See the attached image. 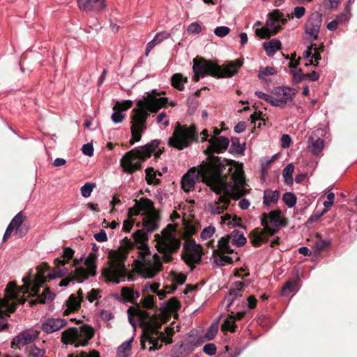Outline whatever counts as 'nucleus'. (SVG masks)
Here are the masks:
<instances>
[{
    "label": "nucleus",
    "mask_w": 357,
    "mask_h": 357,
    "mask_svg": "<svg viewBox=\"0 0 357 357\" xmlns=\"http://www.w3.org/2000/svg\"><path fill=\"white\" fill-rule=\"evenodd\" d=\"M211 162L201 170L202 181L217 195L218 204L228 208L229 197L235 200L249 193L245 188V180L241 165L233 160L211 156Z\"/></svg>",
    "instance_id": "nucleus-1"
},
{
    "label": "nucleus",
    "mask_w": 357,
    "mask_h": 357,
    "mask_svg": "<svg viewBox=\"0 0 357 357\" xmlns=\"http://www.w3.org/2000/svg\"><path fill=\"white\" fill-rule=\"evenodd\" d=\"M165 93V91L158 92L154 89L151 93H147L143 99L137 102V107L132 109V114L130 116L131 139L129 142L131 145L141 140L142 133L146 129V123L149 116L148 112L156 113L168 104L167 98L160 97Z\"/></svg>",
    "instance_id": "nucleus-2"
},
{
    "label": "nucleus",
    "mask_w": 357,
    "mask_h": 357,
    "mask_svg": "<svg viewBox=\"0 0 357 357\" xmlns=\"http://www.w3.org/2000/svg\"><path fill=\"white\" fill-rule=\"evenodd\" d=\"M242 65V61L236 60L220 66L213 61L197 56L193 59L194 75L192 79L193 82H197L200 77H204L206 75L216 78L231 77L238 73Z\"/></svg>",
    "instance_id": "nucleus-3"
},
{
    "label": "nucleus",
    "mask_w": 357,
    "mask_h": 357,
    "mask_svg": "<svg viewBox=\"0 0 357 357\" xmlns=\"http://www.w3.org/2000/svg\"><path fill=\"white\" fill-rule=\"evenodd\" d=\"M160 144V140L154 139L144 146L136 147L128 152L120 160V165L123 172L132 174L134 172L141 170L142 163L151 158L155 152L154 157L157 160L163 153V149H156Z\"/></svg>",
    "instance_id": "nucleus-4"
},
{
    "label": "nucleus",
    "mask_w": 357,
    "mask_h": 357,
    "mask_svg": "<svg viewBox=\"0 0 357 357\" xmlns=\"http://www.w3.org/2000/svg\"><path fill=\"white\" fill-rule=\"evenodd\" d=\"M176 231V225L168 224L162 231V237L158 234L155 235L158 241L155 247L158 252L162 255L164 263L171 262L173 260L172 255L177 253L181 248V241L174 235Z\"/></svg>",
    "instance_id": "nucleus-5"
},
{
    "label": "nucleus",
    "mask_w": 357,
    "mask_h": 357,
    "mask_svg": "<svg viewBox=\"0 0 357 357\" xmlns=\"http://www.w3.org/2000/svg\"><path fill=\"white\" fill-rule=\"evenodd\" d=\"M94 335L95 331L92 326L83 324L79 327H71L63 331L61 341L64 344H74L75 347H85Z\"/></svg>",
    "instance_id": "nucleus-6"
},
{
    "label": "nucleus",
    "mask_w": 357,
    "mask_h": 357,
    "mask_svg": "<svg viewBox=\"0 0 357 357\" xmlns=\"http://www.w3.org/2000/svg\"><path fill=\"white\" fill-rule=\"evenodd\" d=\"M109 255L112 258L110 267L104 270L103 275L107 278V280L119 284L120 278L127 276V268L124 262L128 258V252L119 249L111 252Z\"/></svg>",
    "instance_id": "nucleus-7"
},
{
    "label": "nucleus",
    "mask_w": 357,
    "mask_h": 357,
    "mask_svg": "<svg viewBox=\"0 0 357 357\" xmlns=\"http://www.w3.org/2000/svg\"><path fill=\"white\" fill-rule=\"evenodd\" d=\"M197 139L195 125L192 124L188 127L177 122L173 135L168 140V145L178 150H183L188 147L193 141L197 142Z\"/></svg>",
    "instance_id": "nucleus-8"
},
{
    "label": "nucleus",
    "mask_w": 357,
    "mask_h": 357,
    "mask_svg": "<svg viewBox=\"0 0 357 357\" xmlns=\"http://www.w3.org/2000/svg\"><path fill=\"white\" fill-rule=\"evenodd\" d=\"M287 19L284 17V14L278 9L273 10L268 14V20L266 22V27L257 29L255 30L256 35L261 38H269L271 36L277 34L282 27L278 24H285Z\"/></svg>",
    "instance_id": "nucleus-9"
},
{
    "label": "nucleus",
    "mask_w": 357,
    "mask_h": 357,
    "mask_svg": "<svg viewBox=\"0 0 357 357\" xmlns=\"http://www.w3.org/2000/svg\"><path fill=\"white\" fill-rule=\"evenodd\" d=\"M16 282H10L5 289V296L0 298V332L6 330L8 328V317H10L6 311L3 310L5 306L8 305V298L14 299L17 297L16 292Z\"/></svg>",
    "instance_id": "nucleus-10"
},
{
    "label": "nucleus",
    "mask_w": 357,
    "mask_h": 357,
    "mask_svg": "<svg viewBox=\"0 0 357 357\" xmlns=\"http://www.w3.org/2000/svg\"><path fill=\"white\" fill-rule=\"evenodd\" d=\"M208 142L209 145L205 151V153L208 155V162L205 165H209L211 163V156H215V153H221L225 152L229 144V139L224 136L211 137Z\"/></svg>",
    "instance_id": "nucleus-11"
},
{
    "label": "nucleus",
    "mask_w": 357,
    "mask_h": 357,
    "mask_svg": "<svg viewBox=\"0 0 357 357\" xmlns=\"http://www.w3.org/2000/svg\"><path fill=\"white\" fill-rule=\"evenodd\" d=\"M272 93L275 96L273 97V106L280 107H284L295 96L293 89L289 87H278L274 89Z\"/></svg>",
    "instance_id": "nucleus-12"
},
{
    "label": "nucleus",
    "mask_w": 357,
    "mask_h": 357,
    "mask_svg": "<svg viewBox=\"0 0 357 357\" xmlns=\"http://www.w3.org/2000/svg\"><path fill=\"white\" fill-rule=\"evenodd\" d=\"M322 22V15L319 12L312 13L305 24V31L317 40Z\"/></svg>",
    "instance_id": "nucleus-13"
},
{
    "label": "nucleus",
    "mask_w": 357,
    "mask_h": 357,
    "mask_svg": "<svg viewBox=\"0 0 357 357\" xmlns=\"http://www.w3.org/2000/svg\"><path fill=\"white\" fill-rule=\"evenodd\" d=\"M132 236L137 248L140 250L139 257L144 260L145 257L150 255V250L146 243L149 239L147 232L143 229H138L133 234Z\"/></svg>",
    "instance_id": "nucleus-14"
},
{
    "label": "nucleus",
    "mask_w": 357,
    "mask_h": 357,
    "mask_svg": "<svg viewBox=\"0 0 357 357\" xmlns=\"http://www.w3.org/2000/svg\"><path fill=\"white\" fill-rule=\"evenodd\" d=\"M205 165V164L202 165L199 171H197L195 167H192L183 176L181 179V188L185 192H188L194 189L195 184V177H197L199 175L202 176L200 172Z\"/></svg>",
    "instance_id": "nucleus-15"
},
{
    "label": "nucleus",
    "mask_w": 357,
    "mask_h": 357,
    "mask_svg": "<svg viewBox=\"0 0 357 357\" xmlns=\"http://www.w3.org/2000/svg\"><path fill=\"white\" fill-rule=\"evenodd\" d=\"M39 333L38 331H24L16 336L11 342L12 347L20 349L26 344L31 343L38 338Z\"/></svg>",
    "instance_id": "nucleus-16"
},
{
    "label": "nucleus",
    "mask_w": 357,
    "mask_h": 357,
    "mask_svg": "<svg viewBox=\"0 0 357 357\" xmlns=\"http://www.w3.org/2000/svg\"><path fill=\"white\" fill-rule=\"evenodd\" d=\"M77 6L85 12H99L106 8L105 0H77Z\"/></svg>",
    "instance_id": "nucleus-17"
},
{
    "label": "nucleus",
    "mask_w": 357,
    "mask_h": 357,
    "mask_svg": "<svg viewBox=\"0 0 357 357\" xmlns=\"http://www.w3.org/2000/svg\"><path fill=\"white\" fill-rule=\"evenodd\" d=\"M202 255V247L199 245L193 251L182 253L181 257L182 260L191 268V270H193L195 268V264H199L201 262Z\"/></svg>",
    "instance_id": "nucleus-18"
},
{
    "label": "nucleus",
    "mask_w": 357,
    "mask_h": 357,
    "mask_svg": "<svg viewBox=\"0 0 357 357\" xmlns=\"http://www.w3.org/2000/svg\"><path fill=\"white\" fill-rule=\"evenodd\" d=\"M67 324L64 319L50 318L45 320L41 326L42 330L47 333H52L60 330Z\"/></svg>",
    "instance_id": "nucleus-19"
},
{
    "label": "nucleus",
    "mask_w": 357,
    "mask_h": 357,
    "mask_svg": "<svg viewBox=\"0 0 357 357\" xmlns=\"http://www.w3.org/2000/svg\"><path fill=\"white\" fill-rule=\"evenodd\" d=\"M248 236L252 245L256 248L268 241V236L264 235L262 229L259 227L252 230Z\"/></svg>",
    "instance_id": "nucleus-20"
},
{
    "label": "nucleus",
    "mask_w": 357,
    "mask_h": 357,
    "mask_svg": "<svg viewBox=\"0 0 357 357\" xmlns=\"http://www.w3.org/2000/svg\"><path fill=\"white\" fill-rule=\"evenodd\" d=\"M130 311H134L135 316L139 318L140 327L147 324L148 322L152 321V318L153 317H151L149 312L142 310L139 304L131 306Z\"/></svg>",
    "instance_id": "nucleus-21"
},
{
    "label": "nucleus",
    "mask_w": 357,
    "mask_h": 357,
    "mask_svg": "<svg viewBox=\"0 0 357 357\" xmlns=\"http://www.w3.org/2000/svg\"><path fill=\"white\" fill-rule=\"evenodd\" d=\"M54 297L55 294L49 288H46L36 299L31 300L29 302V305L31 307L38 303H45L46 302L52 301Z\"/></svg>",
    "instance_id": "nucleus-22"
},
{
    "label": "nucleus",
    "mask_w": 357,
    "mask_h": 357,
    "mask_svg": "<svg viewBox=\"0 0 357 357\" xmlns=\"http://www.w3.org/2000/svg\"><path fill=\"white\" fill-rule=\"evenodd\" d=\"M229 243H231L229 237H222L218 241V249L214 250L213 255L215 256V254H232L234 250L230 248Z\"/></svg>",
    "instance_id": "nucleus-23"
},
{
    "label": "nucleus",
    "mask_w": 357,
    "mask_h": 357,
    "mask_svg": "<svg viewBox=\"0 0 357 357\" xmlns=\"http://www.w3.org/2000/svg\"><path fill=\"white\" fill-rule=\"evenodd\" d=\"M324 147L323 139L317 137H310L309 139V151L314 155H319Z\"/></svg>",
    "instance_id": "nucleus-24"
},
{
    "label": "nucleus",
    "mask_w": 357,
    "mask_h": 357,
    "mask_svg": "<svg viewBox=\"0 0 357 357\" xmlns=\"http://www.w3.org/2000/svg\"><path fill=\"white\" fill-rule=\"evenodd\" d=\"M281 211L280 210H274L269 212L267 215V220H269L270 222L273 223L275 227L287 226L288 221L286 218H281Z\"/></svg>",
    "instance_id": "nucleus-25"
},
{
    "label": "nucleus",
    "mask_w": 357,
    "mask_h": 357,
    "mask_svg": "<svg viewBox=\"0 0 357 357\" xmlns=\"http://www.w3.org/2000/svg\"><path fill=\"white\" fill-rule=\"evenodd\" d=\"M281 42L277 39H272L268 42H265L263 44V47L268 56H271L275 54L276 51L281 49Z\"/></svg>",
    "instance_id": "nucleus-26"
},
{
    "label": "nucleus",
    "mask_w": 357,
    "mask_h": 357,
    "mask_svg": "<svg viewBox=\"0 0 357 357\" xmlns=\"http://www.w3.org/2000/svg\"><path fill=\"white\" fill-rule=\"evenodd\" d=\"M299 282L300 279L298 277L286 282L281 289V294L282 296H287L290 293L297 291Z\"/></svg>",
    "instance_id": "nucleus-27"
},
{
    "label": "nucleus",
    "mask_w": 357,
    "mask_h": 357,
    "mask_svg": "<svg viewBox=\"0 0 357 357\" xmlns=\"http://www.w3.org/2000/svg\"><path fill=\"white\" fill-rule=\"evenodd\" d=\"M74 254L75 251L72 248L65 247L61 256L63 259L56 258L54 260V264H61L63 266H66V264H68L70 260L73 258Z\"/></svg>",
    "instance_id": "nucleus-28"
},
{
    "label": "nucleus",
    "mask_w": 357,
    "mask_h": 357,
    "mask_svg": "<svg viewBox=\"0 0 357 357\" xmlns=\"http://www.w3.org/2000/svg\"><path fill=\"white\" fill-rule=\"evenodd\" d=\"M73 280H76L77 282H82L87 280L90 273L89 271L84 267H77L74 271L70 273Z\"/></svg>",
    "instance_id": "nucleus-29"
},
{
    "label": "nucleus",
    "mask_w": 357,
    "mask_h": 357,
    "mask_svg": "<svg viewBox=\"0 0 357 357\" xmlns=\"http://www.w3.org/2000/svg\"><path fill=\"white\" fill-rule=\"evenodd\" d=\"M161 270L162 268L153 265L151 261L149 260L146 265L143 264L142 275L146 278H153Z\"/></svg>",
    "instance_id": "nucleus-30"
},
{
    "label": "nucleus",
    "mask_w": 357,
    "mask_h": 357,
    "mask_svg": "<svg viewBox=\"0 0 357 357\" xmlns=\"http://www.w3.org/2000/svg\"><path fill=\"white\" fill-rule=\"evenodd\" d=\"M188 82V77H184L181 73H175L171 78V83L172 86L178 91L184 89V83Z\"/></svg>",
    "instance_id": "nucleus-31"
},
{
    "label": "nucleus",
    "mask_w": 357,
    "mask_h": 357,
    "mask_svg": "<svg viewBox=\"0 0 357 357\" xmlns=\"http://www.w3.org/2000/svg\"><path fill=\"white\" fill-rule=\"evenodd\" d=\"M97 255L96 253L91 252L87 258L85 260V265L87 267V270L89 271L90 275L91 276H95L96 275V260H97Z\"/></svg>",
    "instance_id": "nucleus-32"
},
{
    "label": "nucleus",
    "mask_w": 357,
    "mask_h": 357,
    "mask_svg": "<svg viewBox=\"0 0 357 357\" xmlns=\"http://www.w3.org/2000/svg\"><path fill=\"white\" fill-rule=\"evenodd\" d=\"M237 326L235 324V318L234 312H231V314L228 315L227 319L224 321L221 326V330L222 331H230L234 333L236 331Z\"/></svg>",
    "instance_id": "nucleus-33"
},
{
    "label": "nucleus",
    "mask_w": 357,
    "mask_h": 357,
    "mask_svg": "<svg viewBox=\"0 0 357 357\" xmlns=\"http://www.w3.org/2000/svg\"><path fill=\"white\" fill-rule=\"evenodd\" d=\"M261 224L264 227V229H261L264 231V235L268 236V238H269V236H273L279 230V227H271L268 225L267 215L266 213H263L261 215Z\"/></svg>",
    "instance_id": "nucleus-34"
},
{
    "label": "nucleus",
    "mask_w": 357,
    "mask_h": 357,
    "mask_svg": "<svg viewBox=\"0 0 357 357\" xmlns=\"http://www.w3.org/2000/svg\"><path fill=\"white\" fill-rule=\"evenodd\" d=\"M54 266H55L52 268V272L48 274L49 280L56 278H63L68 272V269L65 266H63L61 264H54Z\"/></svg>",
    "instance_id": "nucleus-35"
},
{
    "label": "nucleus",
    "mask_w": 357,
    "mask_h": 357,
    "mask_svg": "<svg viewBox=\"0 0 357 357\" xmlns=\"http://www.w3.org/2000/svg\"><path fill=\"white\" fill-rule=\"evenodd\" d=\"M142 328V335L145 337L146 339H150L153 337V335H159L161 332L158 331L157 328H155L154 326V323L153 321L148 322L147 324L141 327Z\"/></svg>",
    "instance_id": "nucleus-36"
},
{
    "label": "nucleus",
    "mask_w": 357,
    "mask_h": 357,
    "mask_svg": "<svg viewBox=\"0 0 357 357\" xmlns=\"http://www.w3.org/2000/svg\"><path fill=\"white\" fill-rule=\"evenodd\" d=\"M279 197V191L266 190L264 192V204L265 205L269 206L271 203H275L278 202Z\"/></svg>",
    "instance_id": "nucleus-37"
},
{
    "label": "nucleus",
    "mask_w": 357,
    "mask_h": 357,
    "mask_svg": "<svg viewBox=\"0 0 357 357\" xmlns=\"http://www.w3.org/2000/svg\"><path fill=\"white\" fill-rule=\"evenodd\" d=\"M136 204L139 206L140 211H143L145 213L153 209L154 204L153 202L148 199V198H141L139 200L135 199Z\"/></svg>",
    "instance_id": "nucleus-38"
},
{
    "label": "nucleus",
    "mask_w": 357,
    "mask_h": 357,
    "mask_svg": "<svg viewBox=\"0 0 357 357\" xmlns=\"http://www.w3.org/2000/svg\"><path fill=\"white\" fill-rule=\"evenodd\" d=\"M231 145L229 149V153L241 155L244 153L245 149V144L241 145L239 142V139L237 137H231Z\"/></svg>",
    "instance_id": "nucleus-39"
},
{
    "label": "nucleus",
    "mask_w": 357,
    "mask_h": 357,
    "mask_svg": "<svg viewBox=\"0 0 357 357\" xmlns=\"http://www.w3.org/2000/svg\"><path fill=\"white\" fill-rule=\"evenodd\" d=\"M242 292L231 287L229 294L225 297L224 301L227 302V307L229 308L238 297L242 296Z\"/></svg>",
    "instance_id": "nucleus-40"
},
{
    "label": "nucleus",
    "mask_w": 357,
    "mask_h": 357,
    "mask_svg": "<svg viewBox=\"0 0 357 357\" xmlns=\"http://www.w3.org/2000/svg\"><path fill=\"white\" fill-rule=\"evenodd\" d=\"M294 170V166L291 163L288 164L282 172V176L284 177V181L287 185H291L293 183L292 174Z\"/></svg>",
    "instance_id": "nucleus-41"
},
{
    "label": "nucleus",
    "mask_w": 357,
    "mask_h": 357,
    "mask_svg": "<svg viewBox=\"0 0 357 357\" xmlns=\"http://www.w3.org/2000/svg\"><path fill=\"white\" fill-rule=\"evenodd\" d=\"M82 303V301L77 298L75 294H71L66 301V305L77 312L81 307Z\"/></svg>",
    "instance_id": "nucleus-42"
},
{
    "label": "nucleus",
    "mask_w": 357,
    "mask_h": 357,
    "mask_svg": "<svg viewBox=\"0 0 357 357\" xmlns=\"http://www.w3.org/2000/svg\"><path fill=\"white\" fill-rule=\"evenodd\" d=\"M121 296L124 302H129L135 303V298L133 296V289L128 287H123L121 288Z\"/></svg>",
    "instance_id": "nucleus-43"
},
{
    "label": "nucleus",
    "mask_w": 357,
    "mask_h": 357,
    "mask_svg": "<svg viewBox=\"0 0 357 357\" xmlns=\"http://www.w3.org/2000/svg\"><path fill=\"white\" fill-rule=\"evenodd\" d=\"M146 181L149 185L154 183L158 185L160 183L159 179H155V172L153 167H148L145 169Z\"/></svg>",
    "instance_id": "nucleus-44"
},
{
    "label": "nucleus",
    "mask_w": 357,
    "mask_h": 357,
    "mask_svg": "<svg viewBox=\"0 0 357 357\" xmlns=\"http://www.w3.org/2000/svg\"><path fill=\"white\" fill-rule=\"evenodd\" d=\"M26 220V216L23 215L22 212L18 213L11 220L9 225L14 229L22 226V223Z\"/></svg>",
    "instance_id": "nucleus-45"
},
{
    "label": "nucleus",
    "mask_w": 357,
    "mask_h": 357,
    "mask_svg": "<svg viewBox=\"0 0 357 357\" xmlns=\"http://www.w3.org/2000/svg\"><path fill=\"white\" fill-rule=\"evenodd\" d=\"M24 284L20 287L16 286V292L17 296L20 294H25L29 291L30 287L31 285V280L29 278H23Z\"/></svg>",
    "instance_id": "nucleus-46"
},
{
    "label": "nucleus",
    "mask_w": 357,
    "mask_h": 357,
    "mask_svg": "<svg viewBox=\"0 0 357 357\" xmlns=\"http://www.w3.org/2000/svg\"><path fill=\"white\" fill-rule=\"evenodd\" d=\"M142 307L146 309H153L155 307V298L154 296L148 295L141 301Z\"/></svg>",
    "instance_id": "nucleus-47"
},
{
    "label": "nucleus",
    "mask_w": 357,
    "mask_h": 357,
    "mask_svg": "<svg viewBox=\"0 0 357 357\" xmlns=\"http://www.w3.org/2000/svg\"><path fill=\"white\" fill-rule=\"evenodd\" d=\"M132 106V101H131L130 100H125L123 102L116 101V102L115 103V105L113 107V110L114 111L120 110L121 112L126 111L128 109H130Z\"/></svg>",
    "instance_id": "nucleus-48"
},
{
    "label": "nucleus",
    "mask_w": 357,
    "mask_h": 357,
    "mask_svg": "<svg viewBox=\"0 0 357 357\" xmlns=\"http://www.w3.org/2000/svg\"><path fill=\"white\" fill-rule=\"evenodd\" d=\"M181 308V304L176 297L171 298L167 304V309L171 312H176Z\"/></svg>",
    "instance_id": "nucleus-49"
},
{
    "label": "nucleus",
    "mask_w": 357,
    "mask_h": 357,
    "mask_svg": "<svg viewBox=\"0 0 357 357\" xmlns=\"http://www.w3.org/2000/svg\"><path fill=\"white\" fill-rule=\"evenodd\" d=\"M282 199L288 207L291 208L296 204L297 198L291 192H285L282 196Z\"/></svg>",
    "instance_id": "nucleus-50"
},
{
    "label": "nucleus",
    "mask_w": 357,
    "mask_h": 357,
    "mask_svg": "<svg viewBox=\"0 0 357 357\" xmlns=\"http://www.w3.org/2000/svg\"><path fill=\"white\" fill-rule=\"evenodd\" d=\"M158 224L152 220H149L146 218L143 220V229H144L147 233H151L155 231L158 229Z\"/></svg>",
    "instance_id": "nucleus-51"
},
{
    "label": "nucleus",
    "mask_w": 357,
    "mask_h": 357,
    "mask_svg": "<svg viewBox=\"0 0 357 357\" xmlns=\"http://www.w3.org/2000/svg\"><path fill=\"white\" fill-rule=\"evenodd\" d=\"M219 257V259H215V262L218 266H225V264H233V259L229 256H226L224 254H215Z\"/></svg>",
    "instance_id": "nucleus-52"
},
{
    "label": "nucleus",
    "mask_w": 357,
    "mask_h": 357,
    "mask_svg": "<svg viewBox=\"0 0 357 357\" xmlns=\"http://www.w3.org/2000/svg\"><path fill=\"white\" fill-rule=\"evenodd\" d=\"M185 242L183 244V249L185 251L184 253L190 252L193 251L194 249L199 246L200 245L197 244L195 241L192 238H185Z\"/></svg>",
    "instance_id": "nucleus-53"
},
{
    "label": "nucleus",
    "mask_w": 357,
    "mask_h": 357,
    "mask_svg": "<svg viewBox=\"0 0 357 357\" xmlns=\"http://www.w3.org/2000/svg\"><path fill=\"white\" fill-rule=\"evenodd\" d=\"M96 184L94 183H86L82 188H81V194L82 197L86 198L89 197L93 190L96 188Z\"/></svg>",
    "instance_id": "nucleus-54"
},
{
    "label": "nucleus",
    "mask_w": 357,
    "mask_h": 357,
    "mask_svg": "<svg viewBox=\"0 0 357 357\" xmlns=\"http://www.w3.org/2000/svg\"><path fill=\"white\" fill-rule=\"evenodd\" d=\"M135 246H136V245H135V242H132L130 239H128L127 237H125L121 241V244L119 249L129 252V251L133 250Z\"/></svg>",
    "instance_id": "nucleus-55"
},
{
    "label": "nucleus",
    "mask_w": 357,
    "mask_h": 357,
    "mask_svg": "<svg viewBox=\"0 0 357 357\" xmlns=\"http://www.w3.org/2000/svg\"><path fill=\"white\" fill-rule=\"evenodd\" d=\"M218 330V324H213L209 327V328L207 330V331L205 334L204 338L208 341L213 340L215 337V335L217 334Z\"/></svg>",
    "instance_id": "nucleus-56"
},
{
    "label": "nucleus",
    "mask_w": 357,
    "mask_h": 357,
    "mask_svg": "<svg viewBox=\"0 0 357 357\" xmlns=\"http://www.w3.org/2000/svg\"><path fill=\"white\" fill-rule=\"evenodd\" d=\"M174 282H176L178 284H183L185 283L186 280V275L183 273H178L174 271H172L170 273Z\"/></svg>",
    "instance_id": "nucleus-57"
},
{
    "label": "nucleus",
    "mask_w": 357,
    "mask_h": 357,
    "mask_svg": "<svg viewBox=\"0 0 357 357\" xmlns=\"http://www.w3.org/2000/svg\"><path fill=\"white\" fill-rule=\"evenodd\" d=\"M215 231V228L213 226H208L203 229L201 233L200 237L203 240L210 238Z\"/></svg>",
    "instance_id": "nucleus-58"
},
{
    "label": "nucleus",
    "mask_w": 357,
    "mask_h": 357,
    "mask_svg": "<svg viewBox=\"0 0 357 357\" xmlns=\"http://www.w3.org/2000/svg\"><path fill=\"white\" fill-rule=\"evenodd\" d=\"M159 341H160V337H152L150 339H148V342L152 344L149 349L150 351H155L161 349L162 347V344L159 343Z\"/></svg>",
    "instance_id": "nucleus-59"
},
{
    "label": "nucleus",
    "mask_w": 357,
    "mask_h": 357,
    "mask_svg": "<svg viewBox=\"0 0 357 357\" xmlns=\"http://www.w3.org/2000/svg\"><path fill=\"white\" fill-rule=\"evenodd\" d=\"M230 32V29L227 26H218L214 30V33L220 38L226 36Z\"/></svg>",
    "instance_id": "nucleus-60"
},
{
    "label": "nucleus",
    "mask_w": 357,
    "mask_h": 357,
    "mask_svg": "<svg viewBox=\"0 0 357 357\" xmlns=\"http://www.w3.org/2000/svg\"><path fill=\"white\" fill-rule=\"evenodd\" d=\"M305 13V8L303 6H297V7H295L294 8V14H291V15H287V20H289L290 18H293V15H294L296 18H301V17H303Z\"/></svg>",
    "instance_id": "nucleus-61"
},
{
    "label": "nucleus",
    "mask_w": 357,
    "mask_h": 357,
    "mask_svg": "<svg viewBox=\"0 0 357 357\" xmlns=\"http://www.w3.org/2000/svg\"><path fill=\"white\" fill-rule=\"evenodd\" d=\"M68 357H100V354L97 350H92L88 354L85 351H82L79 355H75L74 354H70L68 356Z\"/></svg>",
    "instance_id": "nucleus-62"
},
{
    "label": "nucleus",
    "mask_w": 357,
    "mask_h": 357,
    "mask_svg": "<svg viewBox=\"0 0 357 357\" xmlns=\"http://www.w3.org/2000/svg\"><path fill=\"white\" fill-rule=\"evenodd\" d=\"M132 340L123 342L119 348V351L123 354V357H127L131 349Z\"/></svg>",
    "instance_id": "nucleus-63"
},
{
    "label": "nucleus",
    "mask_w": 357,
    "mask_h": 357,
    "mask_svg": "<svg viewBox=\"0 0 357 357\" xmlns=\"http://www.w3.org/2000/svg\"><path fill=\"white\" fill-rule=\"evenodd\" d=\"M146 219H148L149 220H152L158 223V222L160 220V215L155 208L151 211H149L148 213H146Z\"/></svg>",
    "instance_id": "nucleus-64"
}]
</instances>
